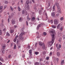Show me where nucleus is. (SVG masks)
Segmentation results:
<instances>
[{
	"mask_svg": "<svg viewBox=\"0 0 65 65\" xmlns=\"http://www.w3.org/2000/svg\"><path fill=\"white\" fill-rule=\"evenodd\" d=\"M51 36L52 39V41L50 42L48 44V45H49L50 46H52V44H53V43L54 42V41L55 40V37L54 35L53 34H52Z\"/></svg>",
	"mask_w": 65,
	"mask_h": 65,
	"instance_id": "1",
	"label": "nucleus"
},
{
	"mask_svg": "<svg viewBox=\"0 0 65 65\" xmlns=\"http://www.w3.org/2000/svg\"><path fill=\"white\" fill-rule=\"evenodd\" d=\"M54 24L55 25H57L59 24V20L57 19H55L54 20Z\"/></svg>",
	"mask_w": 65,
	"mask_h": 65,
	"instance_id": "2",
	"label": "nucleus"
},
{
	"mask_svg": "<svg viewBox=\"0 0 65 65\" xmlns=\"http://www.w3.org/2000/svg\"><path fill=\"white\" fill-rule=\"evenodd\" d=\"M58 44H57L56 45V47H57V49L58 50H60V48H61V44L59 45V47L58 46Z\"/></svg>",
	"mask_w": 65,
	"mask_h": 65,
	"instance_id": "3",
	"label": "nucleus"
},
{
	"mask_svg": "<svg viewBox=\"0 0 65 65\" xmlns=\"http://www.w3.org/2000/svg\"><path fill=\"white\" fill-rule=\"evenodd\" d=\"M25 8L26 10H29L30 9V7H29V5H27V6H25Z\"/></svg>",
	"mask_w": 65,
	"mask_h": 65,
	"instance_id": "4",
	"label": "nucleus"
},
{
	"mask_svg": "<svg viewBox=\"0 0 65 65\" xmlns=\"http://www.w3.org/2000/svg\"><path fill=\"white\" fill-rule=\"evenodd\" d=\"M3 6H1L0 7V13L3 12Z\"/></svg>",
	"mask_w": 65,
	"mask_h": 65,
	"instance_id": "5",
	"label": "nucleus"
},
{
	"mask_svg": "<svg viewBox=\"0 0 65 65\" xmlns=\"http://www.w3.org/2000/svg\"><path fill=\"white\" fill-rule=\"evenodd\" d=\"M19 39L21 40L22 41L23 40V36L22 35H21V34H20L19 35Z\"/></svg>",
	"mask_w": 65,
	"mask_h": 65,
	"instance_id": "6",
	"label": "nucleus"
},
{
	"mask_svg": "<svg viewBox=\"0 0 65 65\" xmlns=\"http://www.w3.org/2000/svg\"><path fill=\"white\" fill-rule=\"evenodd\" d=\"M57 8V11L59 13H61V8H60V7H58Z\"/></svg>",
	"mask_w": 65,
	"mask_h": 65,
	"instance_id": "7",
	"label": "nucleus"
},
{
	"mask_svg": "<svg viewBox=\"0 0 65 65\" xmlns=\"http://www.w3.org/2000/svg\"><path fill=\"white\" fill-rule=\"evenodd\" d=\"M39 45L41 46H42V45H44V46H45L44 45V43H41V42H39Z\"/></svg>",
	"mask_w": 65,
	"mask_h": 65,
	"instance_id": "8",
	"label": "nucleus"
},
{
	"mask_svg": "<svg viewBox=\"0 0 65 65\" xmlns=\"http://www.w3.org/2000/svg\"><path fill=\"white\" fill-rule=\"evenodd\" d=\"M36 33L37 38H40V36H39V32H37Z\"/></svg>",
	"mask_w": 65,
	"mask_h": 65,
	"instance_id": "9",
	"label": "nucleus"
},
{
	"mask_svg": "<svg viewBox=\"0 0 65 65\" xmlns=\"http://www.w3.org/2000/svg\"><path fill=\"white\" fill-rule=\"evenodd\" d=\"M50 32L51 33H52V34H56V32H55V30H51L50 31Z\"/></svg>",
	"mask_w": 65,
	"mask_h": 65,
	"instance_id": "10",
	"label": "nucleus"
},
{
	"mask_svg": "<svg viewBox=\"0 0 65 65\" xmlns=\"http://www.w3.org/2000/svg\"><path fill=\"white\" fill-rule=\"evenodd\" d=\"M23 20V18L22 17H20L19 19V21L20 22H21Z\"/></svg>",
	"mask_w": 65,
	"mask_h": 65,
	"instance_id": "11",
	"label": "nucleus"
},
{
	"mask_svg": "<svg viewBox=\"0 0 65 65\" xmlns=\"http://www.w3.org/2000/svg\"><path fill=\"white\" fill-rule=\"evenodd\" d=\"M51 16L53 17H54L55 16V13L54 12H52Z\"/></svg>",
	"mask_w": 65,
	"mask_h": 65,
	"instance_id": "12",
	"label": "nucleus"
},
{
	"mask_svg": "<svg viewBox=\"0 0 65 65\" xmlns=\"http://www.w3.org/2000/svg\"><path fill=\"white\" fill-rule=\"evenodd\" d=\"M0 60L2 61V62H4V59H3V58L1 57H0Z\"/></svg>",
	"mask_w": 65,
	"mask_h": 65,
	"instance_id": "13",
	"label": "nucleus"
},
{
	"mask_svg": "<svg viewBox=\"0 0 65 65\" xmlns=\"http://www.w3.org/2000/svg\"><path fill=\"white\" fill-rule=\"evenodd\" d=\"M6 47V45L4 44L3 45L2 48L3 50H5V48Z\"/></svg>",
	"mask_w": 65,
	"mask_h": 65,
	"instance_id": "14",
	"label": "nucleus"
},
{
	"mask_svg": "<svg viewBox=\"0 0 65 65\" xmlns=\"http://www.w3.org/2000/svg\"><path fill=\"white\" fill-rule=\"evenodd\" d=\"M56 5L57 6V8H58V7H60V5H59V3H56Z\"/></svg>",
	"mask_w": 65,
	"mask_h": 65,
	"instance_id": "15",
	"label": "nucleus"
},
{
	"mask_svg": "<svg viewBox=\"0 0 65 65\" xmlns=\"http://www.w3.org/2000/svg\"><path fill=\"white\" fill-rule=\"evenodd\" d=\"M6 36H8V37L10 36V34H9V33H8V32H7Z\"/></svg>",
	"mask_w": 65,
	"mask_h": 65,
	"instance_id": "16",
	"label": "nucleus"
},
{
	"mask_svg": "<svg viewBox=\"0 0 65 65\" xmlns=\"http://www.w3.org/2000/svg\"><path fill=\"white\" fill-rule=\"evenodd\" d=\"M13 15H14V13H12L11 14V16L10 15L9 16V18H10V19L11 18H12L11 17H12Z\"/></svg>",
	"mask_w": 65,
	"mask_h": 65,
	"instance_id": "17",
	"label": "nucleus"
},
{
	"mask_svg": "<svg viewBox=\"0 0 65 65\" xmlns=\"http://www.w3.org/2000/svg\"><path fill=\"white\" fill-rule=\"evenodd\" d=\"M57 55L58 57H59L60 56V53L59 52H58L57 53Z\"/></svg>",
	"mask_w": 65,
	"mask_h": 65,
	"instance_id": "18",
	"label": "nucleus"
},
{
	"mask_svg": "<svg viewBox=\"0 0 65 65\" xmlns=\"http://www.w3.org/2000/svg\"><path fill=\"white\" fill-rule=\"evenodd\" d=\"M61 33L60 32H59L58 33V36L60 37V36H61Z\"/></svg>",
	"mask_w": 65,
	"mask_h": 65,
	"instance_id": "19",
	"label": "nucleus"
},
{
	"mask_svg": "<svg viewBox=\"0 0 65 65\" xmlns=\"http://www.w3.org/2000/svg\"><path fill=\"white\" fill-rule=\"evenodd\" d=\"M41 26V24H39L37 26V29L38 30L39 29V27Z\"/></svg>",
	"mask_w": 65,
	"mask_h": 65,
	"instance_id": "20",
	"label": "nucleus"
},
{
	"mask_svg": "<svg viewBox=\"0 0 65 65\" xmlns=\"http://www.w3.org/2000/svg\"><path fill=\"white\" fill-rule=\"evenodd\" d=\"M64 63V60H62L61 62V65H63Z\"/></svg>",
	"mask_w": 65,
	"mask_h": 65,
	"instance_id": "21",
	"label": "nucleus"
},
{
	"mask_svg": "<svg viewBox=\"0 0 65 65\" xmlns=\"http://www.w3.org/2000/svg\"><path fill=\"white\" fill-rule=\"evenodd\" d=\"M11 22L13 24H15V21L14 20H12L11 21Z\"/></svg>",
	"mask_w": 65,
	"mask_h": 65,
	"instance_id": "22",
	"label": "nucleus"
},
{
	"mask_svg": "<svg viewBox=\"0 0 65 65\" xmlns=\"http://www.w3.org/2000/svg\"><path fill=\"white\" fill-rule=\"evenodd\" d=\"M35 65H39V63L38 62H36L35 64Z\"/></svg>",
	"mask_w": 65,
	"mask_h": 65,
	"instance_id": "23",
	"label": "nucleus"
},
{
	"mask_svg": "<svg viewBox=\"0 0 65 65\" xmlns=\"http://www.w3.org/2000/svg\"><path fill=\"white\" fill-rule=\"evenodd\" d=\"M53 11H55V6H54L53 7Z\"/></svg>",
	"mask_w": 65,
	"mask_h": 65,
	"instance_id": "24",
	"label": "nucleus"
},
{
	"mask_svg": "<svg viewBox=\"0 0 65 65\" xmlns=\"http://www.w3.org/2000/svg\"><path fill=\"white\" fill-rule=\"evenodd\" d=\"M60 24H59L58 25H57V29H59V28H60Z\"/></svg>",
	"mask_w": 65,
	"mask_h": 65,
	"instance_id": "25",
	"label": "nucleus"
},
{
	"mask_svg": "<svg viewBox=\"0 0 65 65\" xmlns=\"http://www.w3.org/2000/svg\"><path fill=\"white\" fill-rule=\"evenodd\" d=\"M45 14L46 15V20H47V19H48V17L47 16V13H45Z\"/></svg>",
	"mask_w": 65,
	"mask_h": 65,
	"instance_id": "26",
	"label": "nucleus"
},
{
	"mask_svg": "<svg viewBox=\"0 0 65 65\" xmlns=\"http://www.w3.org/2000/svg\"><path fill=\"white\" fill-rule=\"evenodd\" d=\"M27 1H26V4H28L29 3V0H27Z\"/></svg>",
	"mask_w": 65,
	"mask_h": 65,
	"instance_id": "27",
	"label": "nucleus"
},
{
	"mask_svg": "<svg viewBox=\"0 0 65 65\" xmlns=\"http://www.w3.org/2000/svg\"><path fill=\"white\" fill-rule=\"evenodd\" d=\"M17 38H15L13 40L14 42H16V40H17Z\"/></svg>",
	"mask_w": 65,
	"mask_h": 65,
	"instance_id": "28",
	"label": "nucleus"
},
{
	"mask_svg": "<svg viewBox=\"0 0 65 65\" xmlns=\"http://www.w3.org/2000/svg\"><path fill=\"white\" fill-rule=\"evenodd\" d=\"M45 64L46 65H49V63L47 61L46 62Z\"/></svg>",
	"mask_w": 65,
	"mask_h": 65,
	"instance_id": "29",
	"label": "nucleus"
},
{
	"mask_svg": "<svg viewBox=\"0 0 65 65\" xmlns=\"http://www.w3.org/2000/svg\"><path fill=\"white\" fill-rule=\"evenodd\" d=\"M52 27L53 28H56V26L54 25H52Z\"/></svg>",
	"mask_w": 65,
	"mask_h": 65,
	"instance_id": "30",
	"label": "nucleus"
},
{
	"mask_svg": "<svg viewBox=\"0 0 65 65\" xmlns=\"http://www.w3.org/2000/svg\"><path fill=\"white\" fill-rule=\"evenodd\" d=\"M18 10L19 11H21V9H20V7H18Z\"/></svg>",
	"mask_w": 65,
	"mask_h": 65,
	"instance_id": "31",
	"label": "nucleus"
},
{
	"mask_svg": "<svg viewBox=\"0 0 65 65\" xmlns=\"http://www.w3.org/2000/svg\"><path fill=\"white\" fill-rule=\"evenodd\" d=\"M22 14H24L25 13V10H23L22 11Z\"/></svg>",
	"mask_w": 65,
	"mask_h": 65,
	"instance_id": "32",
	"label": "nucleus"
},
{
	"mask_svg": "<svg viewBox=\"0 0 65 65\" xmlns=\"http://www.w3.org/2000/svg\"><path fill=\"white\" fill-rule=\"evenodd\" d=\"M10 8H11V10H12V11H13V8H12V7L10 6Z\"/></svg>",
	"mask_w": 65,
	"mask_h": 65,
	"instance_id": "33",
	"label": "nucleus"
},
{
	"mask_svg": "<svg viewBox=\"0 0 65 65\" xmlns=\"http://www.w3.org/2000/svg\"><path fill=\"white\" fill-rule=\"evenodd\" d=\"M34 20H35V18L34 17H33L32 18V21H34Z\"/></svg>",
	"mask_w": 65,
	"mask_h": 65,
	"instance_id": "34",
	"label": "nucleus"
},
{
	"mask_svg": "<svg viewBox=\"0 0 65 65\" xmlns=\"http://www.w3.org/2000/svg\"><path fill=\"white\" fill-rule=\"evenodd\" d=\"M27 19L28 21H29L30 20V18H29V16H28L27 17Z\"/></svg>",
	"mask_w": 65,
	"mask_h": 65,
	"instance_id": "35",
	"label": "nucleus"
},
{
	"mask_svg": "<svg viewBox=\"0 0 65 65\" xmlns=\"http://www.w3.org/2000/svg\"><path fill=\"white\" fill-rule=\"evenodd\" d=\"M39 54V52H35V54L36 55H38Z\"/></svg>",
	"mask_w": 65,
	"mask_h": 65,
	"instance_id": "36",
	"label": "nucleus"
},
{
	"mask_svg": "<svg viewBox=\"0 0 65 65\" xmlns=\"http://www.w3.org/2000/svg\"><path fill=\"white\" fill-rule=\"evenodd\" d=\"M2 53L3 54H4L5 53V51H4V50H3V51H2Z\"/></svg>",
	"mask_w": 65,
	"mask_h": 65,
	"instance_id": "37",
	"label": "nucleus"
},
{
	"mask_svg": "<svg viewBox=\"0 0 65 65\" xmlns=\"http://www.w3.org/2000/svg\"><path fill=\"white\" fill-rule=\"evenodd\" d=\"M13 30H11L10 31V32L11 33H13Z\"/></svg>",
	"mask_w": 65,
	"mask_h": 65,
	"instance_id": "38",
	"label": "nucleus"
},
{
	"mask_svg": "<svg viewBox=\"0 0 65 65\" xmlns=\"http://www.w3.org/2000/svg\"><path fill=\"white\" fill-rule=\"evenodd\" d=\"M24 32L23 31L20 34H21V35H22V34H24Z\"/></svg>",
	"mask_w": 65,
	"mask_h": 65,
	"instance_id": "39",
	"label": "nucleus"
},
{
	"mask_svg": "<svg viewBox=\"0 0 65 65\" xmlns=\"http://www.w3.org/2000/svg\"><path fill=\"white\" fill-rule=\"evenodd\" d=\"M26 24L27 26H28V22L27 21H26Z\"/></svg>",
	"mask_w": 65,
	"mask_h": 65,
	"instance_id": "40",
	"label": "nucleus"
},
{
	"mask_svg": "<svg viewBox=\"0 0 65 65\" xmlns=\"http://www.w3.org/2000/svg\"><path fill=\"white\" fill-rule=\"evenodd\" d=\"M43 34L44 35H46V33L45 32H44Z\"/></svg>",
	"mask_w": 65,
	"mask_h": 65,
	"instance_id": "41",
	"label": "nucleus"
},
{
	"mask_svg": "<svg viewBox=\"0 0 65 65\" xmlns=\"http://www.w3.org/2000/svg\"><path fill=\"white\" fill-rule=\"evenodd\" d=\"M62 37L63 38V39H65V35L63 36Z\"/></svg>",
	"mask_w": 65,
	"mask_h": 65,
	"instance_id": "42",
	"label": "nucleus"
},
{
	"mask_svg": "<svg viewBox=\"0 0 65 65\" xmlns=\"http://www.w3.org/2000/svg\"><path fill=\"white\" fill-rule=\"evenodd\" d=\"M60 20L61 21H62V20H63V18L61 17L60 18Z\"/></svg>",
	"mask_w": 65,
	"mask_h": 65,
	"instance_id": "43",
	"label": "nucleus"
},
{
	"mask_svg": "<svg viewBox=\"0 0 65 65\" xmlns=\"http://www.w3.org/2000/svg\"><path fill=\"white\" fill-rule=\"evenodd\" d=\"M60 30L61 31H62V30H63V28H62V27H61L60 28Z\"/></svg>",
	"mask_w": 65,
	"mask_h": 65,
	"instance_id": "44",
	"label": "nucleus"
},
{
	"mask_svg": "<svg viewBox=\"0 0 65 65\" xmlns=\"http://www.w3.org/2000/svg\"><path fill=\"white\" fill-rule=\"evenodd\" d=\"M46 60H48V59H49V57H47L46 58Z\"/></svg>",
	"mask_w": 65,
	"mask_h": 65,
	"instance_id": "45",
	"label": "nucleus"
},
{
	"mask_svg": "<svg viewBox=\"0 0 65 65\" xmlns=\"http://www.w3.org/2000/svg\"><path fill=\"white\" fill-rule=\"evenodd\" d=\"M21 30H22V31H24V27L22 28L21 29Z\"/></svg>",
	"mask_w": 65,
	"mask_h": 65,
	"instance_id": "46",
	"label": "nucleus"
},
{
	"mask_svg": "<svg viewBox=\"0 0 65 65\" xmlns=\"http://www.w3.org/2000/svg\"><path fill=\"white\" fill-rule=\"evenodd\" d=\"M0 34L1 35L2 34V32L1 31V30H0Z\"/></svg>",
	"mask_w": 65,
	"mask_h": 65,
	"instance_id": "47",
	"label": "nucleus"
},
{
	"mask_svg": "<svg viewBox=\"0 0 65 65\" xmlns=\"http://www.w3.org/2000/svg\"><path fill=\"white\" fill-rule=\"evenodd\" d=\"M7 7V6H5L4 7V9H5Z\"/></svg>",
	"mask_w": 65,
	"mask_h": 65,
	"instance_id": "48",
	"label": "nucleus"
},
{
	"mask_svg": "<svg viewBox=\"0 0 65 65\" xmlns=\"http://www.w3.org/2000/svg\"><path fill=\"white\" fill-rule=\"evenodd\" d=\"M31 50H30L29 51V53H31Z\"/></svg>",
	"mask_w": 65,
	"mask_h": 65,
	"instance_id": "49",
	"label": "nucleus"
},
{
	"mask_svg": "<svg viewBox=\"0 0 65 65\" xmlns=\"http://www.w3.org/2000/svg\"><path fill=\"white\" fill-rule=\"evenodd\" d=\"M50 22L51 23H53V21L52 20L50 21Z\"/></svg>",
	"mask_w": 65,
	"mask_h": 65,
	"instance_id": "50",
	"label": "nucleus"
},
{
	"mask_svg": "<svg viewBox=\"0 0 65 65\" xmlns=\"http://www.w3.org/2000/svg\"><path fill=\"white\" fill-rule=\"evenodd\" d=\"M50 56H52V53L51 52H50Z\"/></svg>",
	"mask_w": 65,
	"mask_h": 65,
	"instance_id": "51",
	"label": "nucleus"
},
{
	"mask_svg": "<svg viewBox=\"0 0 65 65\" xmlns=\"http://www.w3.org/2000/svg\"><path fill=\"white\" fill-rule=\"evenodd\" d=\"M14 28H16L17 27V26L16 25H14Z\"/></svg>",
	"mask_w": 65,
	"mask_h": 65,
	"instance_id": "52",
	"label": "nucleus"
},
{
	"mask_svg": "<svg viewBox=\"0 0 65 65\" xmlns=\"http://www.w3.org/2000/svg\"><path fill=\"white\" fill-rule=\"evenodd\" d=\"M59 13H57V14H56V16L57 17H58V16H59Z\"/></svg>",
	"mask_w": 65,
	"mask_h": 65,
	"instance_id": "53",
	"label": "nucleus"
},
{
	"mask_svg": "<svg viewBox=\"0 0 65 65\" xmlns=\"http://www.w3.org/2000/svg\"><path fill=\"white\" fill-rule=\"evenodd\" d=\"M32 3V1H30L29 2V4H31Z\"/></svg>",
	"mask_w": 65,
	"mask_h": 65,
	"instance_id": "54",
	"label": "nucleus"
},
{
	"mask_svg": "<svg viewBox=\"0 0 65 65\" xmlns=\"http://www.w3.org/2000/svg\"><path fill=\"white\" fill-rule=\"evenodd\" d=\"M42 61V58H41L40 59V61Z\"/></svg>",
	"mask_w": 65,
	"mask_h": 65,
	"instance_id": "55",
	"label": "nucleus"
},
{
	"mask_svg": "<svg viewBox=\"0 0 65 65\" xmlns=\"http://www.w3.org/2000/svg\"><path fill=\"white\" fill-rule=\"evenodd\" d=\"M49 10H50V11H51V10H52V8H50Z\"/></svg>",
	"mask_w": 65,
	"mask_h": 65,
	"instance_id": "56",
	"label": "nucleus"
},
{
	"mask_svg": "<svg viewBox=\"0 0 65 65\" xmlns=\"http://www.w3.org/2000/svg\"><path fill=\"white\" fill-rule=\"evenodd\" d=\"M37 43H36L35 44V47H36L37 46Z\"/></svg>",
	"mask_w": 65,
	"mask_h": 65,
	"instance_id": "57",
	"label": "nucleus"
},
{
	"mask_svg": "<svg viewBox=\"0 0 65 65\" xmlns=\"http://www.w3.org/2000/svg\"><path fill=\"white\" fill-rule=\"evenodd\" d=\"M6 28H4V29H3V31H6Z\"/></svg>",
	"mask_w": 65,
	"mask_h": 65,
	"instance_id": "58",
	"label": "nucleus"
},
{
	"mask_svg": "<svg viewBox=\"0 0 65 65\" xmlns=\"http://www.w3.org/2000/svg\"><path fill=\"white\" fill-rule=\"evenodd\" d=\"M32 1L33 3H35V2H34V0H32Z\"/></svg>",
	"mask_w": 65,
	"mask_h": 65,
	"instance_id": "59",
	"label": "nucleus"
},
{
	"mask_svg": "<svg viewBox=\"0 0 65 65\" xmlns=\"http://www.w3.org/2000/svg\"><path fill=\"white\" fill-rule=\"evenodd\" d=\"M8 22L9 23V19L8 18Z\"/></svg>",
	"mask_w": 65,
	"mask_h": 65,
	"instance_id": "60",
	"label": "nucleus"
},
{
	"mask_svg": "<svg viewBox=\"0 0 65 65\" xmlns=\"http://www.w3.org/2000/svg\"><path fill=\"white\" fill-rule=\"evenodd\" d=\"M25 56L24 55L22 56V57H23V58H25Z\"/></svg>",
	"mask_w": 65,
	"mask_h": 65,
	"instance_id": "61",
	"label": "nucleus"
},
{
	"mask_svg": "<svg viewBox=\"0 0 65 65\" xmlns=\"http://www.w3.org/2000/svg\"><path fill=\"white\" fill-rule=\"evenodd\" d=\"M14 47H17V45H16L15 44L14 45Z\"/></svg>",
	"mask_w": 65,
	"mask_h": 65,
	"instance_id": "62",
	"label": "nucleus"
},
{
	"mask_svg": "<svg viewBox=\"0 0 65 65\" xmlns=\"http://www.w3.org/2000/svg\"><path fill=\"white\" fill-rule=\"evenodd\" d=\"M28 48H30V46L29 45H28Z\"/></svg>",
	"mask_w": 65,
	"mask_h": 65,
	"instance_id": "63",
	"label": "nucleus"
},
{
	"mask_svg": "<svg viewBox=\"0 0 65 65\" xmlns=\"http://www.w3.org/2000/svg\"><path fill=\"white\" fill-rule=\"evenodd\" d=\"M0 65H2V63L1 62H0Z\"/></svg>",
	"mask_w": 65,
	"mask_h": 65,
	"instance_id": "64",
	"label": "nucleus"
}]
</instances>
